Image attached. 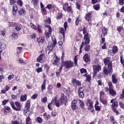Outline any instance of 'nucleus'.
<instances>
[{
    "instance_id": "nucleus-1",
    "label": "nucleus",
    "mask_w": 124,
    "mask_h": 124,
    "mask_svg": "<svg viewBox=\"0 0 124 124\" xmlns=\"http://www.w3.org/2000/svg\"><path fill=\"white\" fill-rule=\"evenodd\" d=\"M105 65L107 66H104L103 72L105 75H108V73H111L112 70H113V67L112 65V61H111V58L107 57L103 60Z\"/></svg>"
},
{
    "instance_id": "nucleus-2",
    "label": "nucleus",
    "mask_w": 124,
    "mask_h": 124,
    "mask_svg": "<svg viewBox=\"0 0 124 124\" xmlns=\"http://www.w3.org/2000/svg\"><path fill=\"white\" fill-rule=\"evenodd\" d=\"M84 39L85 41L84 42H82L80 47V49H82L84 45H88V44L90 43V37H89V33H87L86 34H84Z\"/></svg>"
},
{
    "instance_id": "nucleus-3",
    "label": "nucleus",
    "mask_w": 124,
    "mask_h": 124,
    "mask_svg": "<svg viewBox=\"0 0 124 124\" xmlns=\"http://www.w3.org/2000/svg\"><path fill=\"white\" fill-rule=\"evenodd\" d=\"M15 104L16 105V107H15L13 103H11V106L13 109H14V110H16V111H20V110H21V104H20L19 102H16Z\"/></svg>"
},
{
    "instance_id": "nucleus-4",
    "label": "nucleus",
    "mask_w": 124,
    "mask_h": 124,
    "mask_svg": "<svg viewBox=\"0 0 124 124\" xmlns=\"http://www.w3.org/2000/svg\"><path fill=\"white\" fill-rule=\"evenodd\" d=\"M31 107V100H28L26 103V107H25L24 110H23V113L24 115H26L29 111H30V108Z\"/></svg>"
},
{
    "instance_id": "nucleus-5",
    "label": "nucleus",
    "mask_w": 124,
    "mask_h": 124,
    "mask_svg": "<svg viewBox=\"0 0 124 124\" xmlns=\"http://www.w3.org/2000/svg\"><path fill=\"white\" fill-rule=\"evenodd\" d=\"M63 65L65 68H70V67H73V62L72 61H65L63 62Z\"/></svg>"
},
{
    "instance_id": "nucleus-6",
    "label": "nucleus",
    "mask_w": 124,
    "mask_h": 124,
    "mask_svg": "<svg viewBox=\"0 0 124 124\" xmlns=\"http://www.w3.org/2000/svg\"><path fill=\"white\" fill-rule=\"evenodd\" d=\"M112 50H109L108 53L110 54L111 56H114L116 53H118V51H119V49H118V47L117 46H113L112 47Z\"/></svg>"
},
{
    "instance_id": "nucleus-7",
    "label": "nucleus",
    "mask_w": 124,
    "mask_h": 124,
    "mask_svg": "<svg viewBox=\"0 0 124 124\" xmlns=\"http://www.w3.org/2000/svg\"><path fill=\"white\" fill-rule=\"evenodd\" d=\"M64 29H63V28H61L60 29V32L62 35L63 38H64V36H65L64 32H65V31H66V29L67 28V22H65L64 23Z\"/></svg>"
},
{
    "instance_id": "nucleus-8",
    "label": "nucleus",
    "mask_w": 124,
    "mask_h": 124,
    "mask_svg": "<svg viewBox=\"0 0 124 124\" xmlns=\"http://www.w3.org/2000/svg\"><path fill=\"white\" fill-rule=\"evenodd\" d=\"M46 29L48 30V32L46 31L45 32V34L46 38H49L50 35H51L52 33V28H51V26L48 25L47 26Z\"/></svg>"
},
{
    "instance_id": "nucleus-9",
    "label": "nucleus",
    "mask_w": 124,
    "mask_h": 124,
    "mask_svg": "<svg viewBox=\"0 0 124 124\" xmlns=\"http://www.w3.org/2000/svg\"><path fill=\"white\" fill-rule=\"evenodd\" d=\"M101 69V67L100 65H93V73H94V75H96V73H97L98 71H99Z\"/></svg>"
},
{
    "instance_id": "nucleus-10",
    "label": "nucleus",
    "mask_w": 124,
    "mask_h": 124,
    "mask_svg": "<svg viewBox=\"0 0 124 124\" xmlns=\"http://www.w3.org/2000/svg\"><path fill=\"white\" fill-rule=\"evenodd\" d=\"M56 44H57V41L56 40V39H52V43L51 42H49L48 43V47L49 48H51V49H53L54 47L56 46Z\"/></svg>"
},
{
    "instance_id": "nucleus-11",
    "label": "nucleus",
    "mask_w": 124,
    "mask_h": 124,
    "mask_svg": "<svg viewBox=\"0 0 124 124\" xmlns=\"http://www.w3.org/2000/svg\"><path fill=\"white\" fill-rule=\"evenodd\" d=\"M66 96H64V94L62 93L60 99V101L62 104H66Z\"/></svg>"
},
{
    "instance_id": "nucleus-12",
    "label": "nucleus",
    "mask_w": 124,
    "mask_h": 124,
    "mask_svg": "<svg viewBox=\"0 0 124 124\" xmlns=\"http://www.w3.org/2000/svg\"><path fill=\"white\" fill-rule=\"evenodd\" d=\"M58 98L56 97L54 99H53L51 101V103H55L56 106L57 107H60L61 105V103L60 102V101L57 100Z\"/></svg>"
},
{
    "instance_id": "nucleus-13",
    "label": "nucleus",
    "mask_w": 124,
    "mask_h": 124,
    "mask_svg": "<svg viewBox=\"0 0 124 124\" xmlns=\"http://www.w3.org/2000/svg\"><path fill=\"white\" fill-rule=\"evenodd\" d=\"M76 104H77V100H73L71 106L72 110H76L78 108Z\"/></svg>"
},
{
    "instance_id": "nucleus-14",
    "label": "nucleus",
    "mask_w": 124,
    "mask_h": 124,
    "mask_svg": "<svg viewBox=\"0 0 124 124\" xmlns=\"http://www.w3.org/2000/svg\"><path fill=\"white\" fill-rule=\"evenodd\" d=\"M0 49L1 51L4 50L5 49V43H4V40H1L0 41Z\"/></svg>"
},
{
    "instance_id": "nucleus-15",
    "label": "nucleus",
    "mask_w": 124,
    "mask_h": 124,
    "mask_svg": "<svg viewBox=\"0 0 124 124\" xmlns=\"http://www.w3.org/2000/svg\"><path fill=\"white\" fill-rule=\"evenodd\" d=\"M52 64L53 65H57V66H59L60 64V58H58V57L56 56V59L54 60V62H52Z\"/></svg>"
},
{
    "instance_id": "nucleus-16",
    "label": "nucleus",
    "mask_w": 124,
    "mask_h": 124,
    "mask_svg": "<svg viewBox=\"0 0 124 124\" xmlns=\"http://www.w3.org/2000/svg\"><path fill=\"white\" fill-rule=\"evenodd\" d=\"M109 93L112 96H116L117 95V93L114 90V88L109 89Z\"/></svg>"
},
{
    "instance_id": "nucleus-17",
    "label": "nucleus",
    "mask_w": 124,
    "mask_h": 124,
    "mask_svg": "<svg viewBox=\"0 0 124 124\" xmlns=\"http://www.w3.org/2000/svg\"><path fill=\"white\" fill-rule=\"evenodd\" d=\"M44 58H45V55H44V54H40L37 59V62H40Z\"/></svg>"
},
{
    "instance_id": "nucleus-18",
    "label": "nucleus",
    "mask_w": 124,
    "mask_h": 124,
    "mask_svg": "<svg viewBox=\"0 0 124 124\" xmlns=\"http://www.w3.org/2000/svg\"><path fill=\"white\" fill-rule=\"evenodd\" d=\"M45 41V39L42 37H40L37 39L38 43H41L42 44Z\"/></svg>"
},
{
    "instance_id": "nucleus-19",
    "label": "nucleus",
    "mask_w": 124,
    "mask_h": 124,
    "mask_svg": "<svg viewBox=\"0 0 124 124\" xmlns=\"http://www.w3.org/2000/svg\"><path fill=\"white\" fill-rule=\"evenodd\" d=\"M83 60L85 62H88L89 61H90V57L88 54H85V55L83 56Z\"/></svg>"
},
{
    "instance_id": "nucleus-20",
    "label": "nucleus",
    "mask_w": 124,
    "mask_h": 124,
    "mask_svg": "<svg viewBox=\"0 0 124 124\" xmlns=\"http://www.w3.org/2000/svg\"><path fill=\"white\" fill-rule=\"evenodd\" d=\"M112 81L113 84H117L118 83V79L116 78L115 75H112Z\"/></svg>"
},
{
    "instance_id": "nucleus-21",
    "label": "nucleus",
    "mask_w": 124,
    "mask_h": 124,
    "mask_svg": "<svg viewBox=\"0 0 124 124\" xmlns=\"http://www.w3.org/2000/svg\"><path fill=\"white\" fill-rule=\"evenodd\" d=\"M80 73H81L82 76H86L87 75V70L84 68L81 69Z\"/></svg>"
},
{
    "instance_id": "nucleus-22",
    "label": "nucleus",
    "mask_w": 124,
    "mask_h": 124,
    "mask_svg": "<svg viewBox=\"0 0 124 124\" xmlns=\"http://www.w3.org/2000/svg\"><path fill=\"white\" fill-rule=\"evenodd\" d=\"M44 90H46V80H44L43 81V84L41 86V90L44 91Z\"/></svg>"
},
{
    "instance_id": "nucleus-23",
    "label": "nucleus",
    "mask_w": 124,
    "mask_h": 124,
    "mask_svg": "<svg viewBox=\"0 0 124 124\" xmlns=\"http://www.w3.org/2000/svg\"><path fill=\"white\" fill-rule=\"evenodd\" d=\"M72 82L73 84H76L77 86L80 87L81 86V82L79 80H77V79H73Z\"/></svg>"
},
{
    "instance_id": "nucleus-24",
    "label": "nucleus",
    "mask_w": 124,
    "mask_h": 124,
    "mask_svg": "<svg viewBox=\"0 0 124 124\" xmlns=\"http://www.w3.org/2000/svg\"><path fill=\"white\" fill-rule=\"evenodd\" d=\"M89 104V108L90 109H93V102L91 101V100L89 99L87 100V105Z\"/></svg>"
},
{
    "instance_id": "nucleus-25",
    "label": "nucleus",
    "mask_w": 124,
    "mask_h": 124,
    "mask_svg": "<svg viewBox=\"0 0 124 124\" xmlns=\"http://www.w3.org/2000/svg\"><path fill=\"white\" fill-rule=\"evenodd\" d=\"M91 14H92V13L89 12L87 13L85 16V19L87 21H89L90 20H91Z\"/></svg>"
},
{
    "instance_id": "nucleus-26",
    "label": "nucleus",
    "mask_w": 124,
    "mask_h": 124,
    "mask_svg": "<svg viewBox=\"0 0 124 124\" xmlns=\"http://www.w3.org/2000/svg\"><path fill=\"white\" fill-rule=\"evenodd\" d=\"M18 13L19 15H25L26 14V10L24 9H21L18 11Z\"/></svg>"
},
{
    "instance_id": "nucleus-27",
    "label": "nucleus",
    "mask_w": 124,
    "mask_h": 124,
    "mask_svg": "<svg viewBox=\"0 0 124 124\" xmlns=\"http://www.w3.org/2000/svg\"><path fill=\"white\" fill-rule=\"evenodd\" d=\"M27 100V94L22 95L20 96V101H26Z\"/></svg>"
},
{
    "instance_id": "nucleus-28",
    "label": "nucleus",
    "mask_w": 124,
    "mask_h": 124,
    "mask_svg": "<svg viewBox=\"0 0 124 124\" xmlns=\"http://www.w3.org/2000/svg\"><path fill=\"white\" fill-rule=\"evenodd\" d=\"M17 62L19 63H21V64H26V62H24V60H23V59L22 58H18L17 60Z\"/></svg>"
},
{
    "instance_id": "nucleus-29",
    "label": "nucleus",
    "mask_w": 124,
    "mask_h": 124,
    "mask_svg": "<svg viewBox=\"0 0 124 124\" xmlns=\"http://www.w3.org/2000/svg\"><path fill=\"white\" fill-rule=\"evenodd\" d=\"M78 101H79V104H80V107L82 108V109H84V107L85 106V104L84 103L83 101H82L81 100H78Z\"/></svg>"
},
{
    "instance_id": "nucleus-30",
    "label": "nucleus",
    "mask_w": 124,
    "mask_h": 124,
    "mask_svg": "<svg viewBox=\"0 0 124 124\" xmlns=\"http://www.w3.org/2000/svg\"><path fill=\"white\" fill-rule=\"evenodd\" d=\"M36 122H37V123H38L39 124H41L42 123V122H43V120L42 119V118H41V117H38L36 118Z\"/></svg>"
},
{
    "instance_id": "nucleus-31",
    "label": "nucleus",
    "mask_w": 124,
    "mask_h": 124,
    "mask_svg": "<svg viewBox=\"0 0 124 124\" xmlns=\"http://www.w3.org/2000/svg\"><path fill=\"white\" fill-rule=\"evenodd\" d=\"M62 13H59L57 15V16L56 17V19H57V20H60V19H62Z\"/></svg>"
},
{
    "instance_id": "nucleus-32",
    "label": "nucleus",
    "mask_w": 124,
    "mask_h": 124,
    "mask_svg": "<svg viewBox=\"0 0 124 124\" xmlns=\"http://www.w3.org/2000/svg\"><path fill=\"white\" fill-rule=\"evenodd\" d=\"M107 28L104 27L102 28L103 34L104 35H107Z\"/></svg>"
},
{
    "instance_id": "nucleus-33",
    "label": "nucleus",
    "mask_w": 124,
    "mask_h": 124,
    "mask_svg": "<svg viewBox=\"0 0 124 124\" xmlns=\"http://www.w3.org/2000/svg\"><path fill=\"white\" fill-rule=\"evenodd\" d=\"M93 8H94V9H95V10H99L100 8V6H99V4L94 5L93 6Z\"/></svg>"
},
{
    "instance_id": "nucleus-34",
    "label": "nucleus",
    "mask_w": 124,
    "mask_h": 124,
    "mask_svg": "<svg viewBox=\"0 0 124 124\" xmlns=\"http://www.w3.org/2000/svg\"><path fill=\"white\" fill-rule=\"evenodd\" d=\"M100 101L103 104H104V105H106L107 104V100L102 99L101 97H100Z\"/></svg>"
},
{
    "instance_id": "nucleus-35",
    "label": "nucleus",
    "mask_w": 124,
    "mask_h": 124,
    "mask_svg": "<svg viewBox=\"0 0 124 124\" xmlns=\"http://www.w3.org/2000/svg\"><path fill=\"white\" fill-rule=\"evenodd\" d=\"M118 107V102L115 101L114 103L112 104L111 105V108H117Z\"/></svg>"
},
{
    "instance_id": "nucleus-36",
    "label": "nucleus",
    "mask_w": 124,
    "mask_h": 124,
    "mask_svg": "<svg viewBox=\"0 0 124 124\" xmlns=\"http://www.w3.org/2000/svg\"><path fill=\"white\" fill-rule=\"evenodd\" d=\"M43 116L46 120H49V119H50V116L49 114H47L46 113H44Z\"/></svg>"
},
{
    "instance_id": "nucleus-37",
    "label": "nucleus",
    "mask_w": 124,
    "mask_h": 124,
    "mask_svg": "<svg viewBox=\"0 0 124 124\" xmlns=\"http://www.w3.org/2000/svg\"><path fill=\"white\" fill-rule=\"evenodd\" d=\"M46 24L50 25L51 24V19L49 17H47V19L44 20Z\"/></svg>"
},
{
    "instance_id": "nucleus-38",
    "label": "nucleus",
    "mask_w": 124,
    "mask_h": 124,
    "mask_svg": "<svg viewBox=\"0 0 124 124\" xmlns=\"http://www.w3.org/2000/svg\"><path fill=\"white\" fill-rule=\"evenodd\" d=\"M30 121H31V118H30V116H28L26 118V124H31V122H30Z\"/></svg>"
},
{
    "instance_id": "nucleus-39",
    "label": "nucleus",
    "mask_w": 124,
    "mask_h": 124,
    "mask_svg": "<svg viewBox=\"0 0 124 124\" xmlns=\"http://www.w3.org/2000/svg\"><path fill=\"white\" fill-rule=\"evenodd\" d=\"M86 45V46L84 48V50H85V51L88 52V51L90 50V47H91V46L88 44Z\"/></svg>"
},
{
    "instance_id": "nucleus-40",
    "label": "nucleus",
    "mask_w": 124,
    "mask_h": 124,
    "mask_svg": "<svg viewBox=\"0 0 124 124\" xmlns=\"http://www.w3.org/2000/svg\"><path fill=\"white\" fill-rule=\"evenodd\" d=\"M18 10V7H17V5L14 4L13 5V11H17Z\"/></svg>"
},
{
    "instance_id": "nucleus-41",
    "label": "nucleus",
    "mask_w": 124,
    "mask_h": 124,
    "mask_svg": "<svg viewBox=\"0 0 124 124\" xmlns=\"http://www.w3.org/2000/svg\"><path fill=\"white\" fill-rule=\"evenodd\" d=\"M79 97H80L81 98H83L84 96H85V95H84V92H80V93H78Z\"/></svg>"
},
{
    "instance_id": "nucleus-42",
    "label": "nucleus",
    "mask_w": 124,
    "mask_h": 124,
    "mask_svg": "<svg viewBox=\"0 0 124 124\" xmlns=\"http://www.w3.org/2000/svg\"><path fill=\"white\" fill-rule=\"evenodd\" d=\"M94 107L96 111H100L101 110V108L99 106H94Z\"/></svg>"
},
{
    "instance_id": "nucleus-43",
    "label": "nucleus",
    "mask_w": 124,
    "mask_h": 124,
    "mask_svg": "<svg viewBox=\"0 0 124 124\" xmlns=\"http://www.w3.org/2000/svg\"><path fill=\"white\" fill-rule=\"evenodd\" d=\"M31 29H33V30H34V31H36V26H35V25L31 23Z\"/></svg>"
},
{
    "instance_id": "nucleus-44",
    "label": "nucleus",
    "mask_w": 124,
    "mask_h": 124,
    "mask_svg": "<svg viewBox=\"0 0 124 124\" xmlns=\"http://www.w3.org/2000/svg\"><path fill=\"white\" fill-rule=\"evenodd\" d=\"M67 11H68L69 13H72V9H71V7L68 6L67 8Z\"/></svg>"
},
{
    "instance_id": "nucleus-45",
    "label": "nucleus",
    "mask_w": 124,
    "mask_h": 124,
    "mask_svg": "<svg viewBox=\"0 0 124 124\" xmlns=\"http://www.w3.org/2000/svg\"><path fill=\"white\" fill-rule=\"evenodd\" d=\"M12 98L13 100L17 99V97H18V94L16 95L12 94Z\"/></svg>"
},
{
    "instance_id": "nucleus-46",
    "label": "nucleus",
    "mask_w": 124,
    "mask_h": 124,
    "mask_svg": "<svg viewBox=\"0 0 124 124\" xmlns=\"http://www.w3.org/2000/svg\"><path fill=\"white\" fill-rule=\"evenodd\" d=\"M36 71H37V73H39V72H42V68L39 67L36 69Z\"/></svg>"
},
{
    "instance_id": "nucleus-47",
    "label": "nucleus",
    "mask_w": 124,
    "mask_h": 124,
    "mask_svg": "<svg viewBox=\"0 0 124 124\" xmlns=\"http://www.w3.org/2000/svg\"><path fill=\"white\" fill-rule=\"evenodd\" d=\"M17 0H10V3L11 5L12 4H14V3H16Z\"/></svg>"
},
{
    "instance_id": "nucleus-48",
    "label": "nucleus",
    "mask_w": 124,
    "mask_h": 124,
    "mask_svg": "<svg viewBox=\"0 0 124 124\" xmlns=\"http://www.w3.org/2000/svg\"><path fill=\"white\" fill-rule=\"evenodd\" d=\"M108 86L109 87V90L114 88V87H113V85H112V82H108Z\"/></svg>"
},
{
    "instance_id": "nucleus-49",
    "label": "nucleus",
    "mask_w": 124,
    "mask_h": 124,
    "mask_svg": "<svg viewBox=\"0 0 124 124\" xmlns=\"http://www.w3.org/2000/svg\"><path fill=\"white\" fill-rule=\"evenodd\" d=\"M42 14L44 15H46V14H47V11H46V10L44 8H43L42 9Z\"/></svg>"
},
{
    "instance_id": "nucleus-50",
    "label": "nucleus",
    "mask_w": 124,
    "mask_h": 124,
    "mask_svg": "<svg viewBox=\"0 0 124 124\" xmlns=\"http://www.w3.org/2000/svg\"><path fill=\"white\" fill-rule=\"evenodd\" d=\"M21 29H22V27L19 25L16 26V30L17 31H20Z\"/></svg>"
},
{
    "instance_id": "nucleus-51",
    "label": "nucleus",
    "mask_w": 124,
    "mask_h": 124,
    "mask_svg": "<svg viewBox=\"0 0 124 124\" xmlns=\"http://www.w3.org/2000/svg\"><path fill=\"white\" fill-rule=\"evenodd\" d=\"M17 33H13L12 35V36L14 38V39H15L17 38V37H18V36H17Z\"/></svg>"
},
{
    "instance_id": "nucleus-52",
    "label": "nucleus",
    "mask_w": 124,
    "mask_h": 124,
    "mask_svg": "<svg viewBox=\"0 0 124 124\" xmlns=\"http://www.w3.org/2000/svg\"><path fill=\"white\" fill-rule=\"evenodd\" d=\"M82 31H83V34H85L86 33V34H87V28L86 27H84L82 29Z\"/></svg>"
},
{
    "instance_id": "nucleus-53",
    "label": "nucleus",
    "mask_w": 124,
    "mask_h": 124,
    "mask_svg": "<svg viewBox=\"0 0 124 124\" xmlns=\"http://www.w3.org/2000/svg\"><path fill=\"white\" fill-rule=\"evenodd\" d=\"M42 101L44 103H46V102H47V97H45L43 98H42Z\"/></svg>"
},
{
    "instance_id": "nucleus-54",
    "label": "nucleus",
    "mask_w": 124,
    "mask_h": 124,
    "mask_svg": "<svg viewBox=\"0 0 124 124\" xmlns=\"http://www.w3.org/2000/svg\"><path fill=\"white\" fill-rule=\"evenodd\" d=\"M120 61H121V63L123 64V66H124V60L123 59L122 56H120Z\"/></svg>"
},
{
    "instance_id": "nucleus-55",
    "label": "nucleus",
    "mask_w": 124,
    "mask_h": 124,
    "mask_svg": "<svg viewBox=\"0 0 124 124\" xmlns=\"http://www.w3.org/2000/svg\"><path fill=\"white\" fill-rule=\"evenodd\" d=\"M32 1L34 5H37V4H38V2H39L38 0H32Z\"/></svg>"
},
{
    "instance_id": "nucleus-56",
    "label": "nucleus",
    "mask_w": 124,
    "mask_h": 124,
    "mask_svg": "<svg viewBox=\"0 0 124 124\" xmlns=\"http://www.w3.org/2000/svg\"><path fill=\"white\" fill-rule=\"evenodd\" d=\"M91 76L88 75L86 76V80L88 82H90L91 81Z\"/></svg>"
},
{
    "instance_id": "nucleus-57",
    "label": "nucleus",
    "mask_w": 124,
    "mask_h": 124,
    "mask_svg": "<svg viewBox=\"0 0 124 124\" xmlns=\"http://www.w3.org/2000/svg\"><path fill=\"white\" fill-rule=\"evenodd\" d=\"M112 109L114 113H116L117 115H119V111H118V110L116 109V108H112Z\"/></svg>"
},
{
    "instance_id": "nucleus-58",
    "label": "nucleus",
    "mask_w": 124,
    "mask_h": 124,
    "mask_svg": "<svg viewBox=\"0 0 124 124\" xmlns=\"http://www.w3.org/2000/svg\"><path fill=\"white\" fill-rule=\"evenodd\" d=\"M119 3L120 5H124V0H119Z\"/></svg>"
},
{
    "instance_id": "nucleus-59",
    "label": "nucleus",
    "mask_w": 124,
    "mask_h": 124,
    "mask_svg": "<svg viewBox=\"0 0 124 124\" xmlns=\"http://www.w3.org/2000/svg\"><path fill=\"white\" fill-rule=\"evenodd\" d=\"M17 4L20 6H22V5H23V2L22 1V0H19L17 2Z\"/></svg>"
},
{
    "instance_id": "nucleus-60",
    "label": "nucleus",
    "mask_w": 124,
    "mask_h": 124,
    "mask_svg": "<svg viewBox=\"0 0 124 124\" xmlns=\"http://www.w3.org/2000/svg\"><path fill=\"white\" fill-rule=\"evenodd\" d=\"M120 98L121 99H123V98H124V90H123V91H122V94H121V95H120Z\"/></svg>"
},
{
    "instance_id": "nucleus-61",
    "label": "nucleus",
    "mask_w": 124,
    "mask_h": 124,
    "mask_svg": "<svg viewBox=\"0 0 124 124\" xmlns=\"http://www.w3.org/2000/svg\"><path fill=\"white\" fill-rule=\"evenodd\" d=\"M14 78V75H9L8 77V80H12V79H13Z\"/></svg>"
},
{
    "instance_id": "nucleus-62",
    "label": "nucleus",
    "mask_w": 124,
    "mask_h": 124,
    "mask_svg": "<svg viewBox=\"0 0 124 124\" xmlns=\"http://www.w3.org/2000/svg\"><path fill=\"white\" fill-rule=\"evenodd\" d=\"M11 124H20L19 122H18L17 121H12Z\"/></svg>"
},
{
    "instance_id": "nucleus-63",
    "label": "nucleus",
    "mask_w": 124,
    "mask_h": 124,
    "mask_svg": "<svg viewBox=\"0 0 124 124\" xmlns=\"http://www.w3.org/2000/svg\"><path fill=\"white\" fill-rule=\"evenodd\" d=\"M110 122H111V123H112L113 122H115V118H114V116H111L110 117Z\"/></svg>"
},
{
    "instance_id": "nucleus-64",
    "label": "nucleus",
    "mask_w": 124,
    "mask_h": 124,
    "mask_svg": "<svg viewBox=\"0 0 124 124\" xmlns=\"http://www.w3.org/2000/svg\"><path fill=\"white\" fill-rule=\"evenodd\" d=\"M119 104L121 107V108H124V104H123V103L122 102H119Z\"/></svg>"
}]
</instances>
